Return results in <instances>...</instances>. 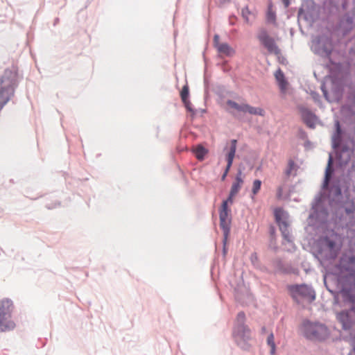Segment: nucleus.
<instances>
[{
  "instance_id": "1",
  "label": "nucleus",
  "mask_w": 355,
  "mask_h": 355,
  "mask_svg": "<svg viewBox=\"0 0 355 355\" xmlns=\"http://www.w3.org/2000/svg\"><path fill=\"white\" fill-rule=\"evenodd\" d=\"M332 164L333 159L330 155L322 186L324 191L315 196L308 218V223L311 226L319 227L327 223L329 216V211L326 207L327 202L331 206L335 205L343 209L347 215L353 214L355 210L354 200L350 198L347 190L343 193L340 182L334 181L332 184H329V181L334 174Z\"/></svg>"
},
{
  "instance_id": "2",
  "label": "nucleus",
  "mask_w": 355,
  "mask_h": 355,
  "mask_svg": "<svg viewBox=\"0 0 355 355\" xmlns=\"http://www.w3.org/2000/svg\"><path fill=\"white\" fill-rule=\"evenodd\" d=\"M331 146L336 151L338 164L340 167L346 166L355 150V140L342 128L339 120L334 121V132L331 136Z\"/></svg>"
},
{
  "instance_id": "3",
  "label": "nucleus",
  "mask_w": 355,
  "mask_h": 355,
  "mask_svg": "<svg viewBox=\"0 0 355 355\" xmlns=\"http://www.w3.org/2000/svg\"><path fill=\"white\" fill-rule=\"evenodd\" d=\"M19 83L17 67L12 65L6 69L0 76V111L14 97Z\"/></svg>"
},
{
  "instance_id": "4",
  "label": "nucleus",
  "mask_w": 355,
  "mask_h": 355,
  "mask_svg": "<svg viewBox=\"0 0 355 355\" xmlns=\"http://www.w3.org/2000/svg\"><path fill=\"white\" fill-rule=\"evenodd\" d=\"M245 314L240 311L236 316L233 328L232 336L236 345L244 351H249L251 347V330L245 324Z\"/></svg>"
},
{
  "instance_id": "5",
  "label": "nucleus",
  "mask_w": 355,
  "mask_h": 355,
  "mask_svg": "<svg viewBox=\"0 0 355 355\" xmlns=\"http://www.w3.org/2000/svg\"><path fill=\"white\" fill-rule=\"evenodd\" d=\"M304 336L310 340L323 341L326 340L330 333L327 327L321 322H312L304 320L302 325Z\"/></svg>"
},
{
  "instance_id": "6",
  "label": "nucleus",
  "mask_w": 355,
  "mask_h": 355,
  "mask_svg": "<svg viewBox=\"0 0 355 355\" xmlns=\"http://www.w3.org/2000/svg\"><path fill=\"white\" fill-rule=\"evenodd\" d=\"M13 308L11 300L6 298L0 301V332L10 331L15 328V324L11 320Z\"/></svg>"
},
{
  "instance_id": "7",
  "label": "nucleus",
  "mask_w": 355,
  "mask_h": 355,
  "mask_svg": "<svg viewBox=\"0 0 355 355\" xmlns=\"http://www.w3.org/2000/svg\"><path fill=\"white\" fill-rule=\"evenodd\" d=\"M287 289L291 297L297 302H299V297H302L309 302H313L316 297L315 291L311 285L306 284H290L287 286Z\"/></svg>"
},
{
  "instance_id": "8",
  "label": "nucleus",
  "mask_w": 355,
  "mask_h": 355,
  "mask_svg": "<svg viewBox=\"0 0 355 355\" xmlns=\"http://www.w3.org/2000/svg\"><path fill=\"white\" fill-rule=\"evenodd\" d=\"M311 51L320 57L329 58L331 64H334L330 55L333 50V44L331 39L326 35H318L312 40L311 46Z\"/></svg>"
},
{
  "instance_id": "9",
  "label": "nucleus",
  "mask_w": 355,
  "mask_h": 355,
  "mask_svg": "<svg viewBox=\"0 0 355 355\" xmlns=\"http://www.w3.org/2000/svg\"><path fill=\"white\" fill-rule=\"evenodd\" d=\"M234 196L236 195L230 192L227 199L223 201L220 209L219 210L220 227L222 229L225 236V243L226 239H227L230 232V220H227L228 214L230 211L228 207V204H232L233 202V198Z\"/></svg>"
},
{
  "instance_id": "10",
  "label": "nucleus",
  "mask_w": 355,
  "mask_h": 355,
  "mask_svg": "<svg viewBox=\"0 0 355 355\" xmlns=\"http://www.w3.org/2000/svg\"><path fill=\"white\" fill-rule=\"evenodd\" d=\"M275 222L279 226L282 237L288 242L291 241V234L288 230V213L282 208L277 207L274 211Z\"/></svg>"
},
{
  "instance_id": "11",
  "label": "nucleus",
  "mask_w": 355,
  "mask_h": 355,
  "mask_svg": "<svg viewBox=\"0 0 355 355\" xmlns=\"http://www.w3.org/2000/svg\"><path fill=\"white\" fill-rule=\"evenodd\" d=\"M320 249L318 252L322 254L324 251L328 250L325 253L324 257L326 260L330 261L335 259L338 254V250L336 248V243L334 240L325 236L320 240Z\"/></svg>"
},
{
  "instance_id": "12",
  "label": "nucleus",
  "mask_w": 355,
  "mask_h": 355,
  "mask_svg": "<svg viewBox=\"0 0 355 355\" xmlns=\"http://www.w3.org/2000/svg\"><path fill=\"white\" fill-rule=\"evenodd\" d=\"M320 89L322 92L324 98L330 103L338 101L343 94V85L340 83L336 80L331 82L330 93L328 92L324 83L320 85Z\"/></svg>"
},
{
  "instance_id": "13",
  "label": "nucleus",
  "mask_w": 355,
  "mask_h": 355,
  "mask_svg": "<svg viewBox=\"0 0 355 355\" xmlns=\"http://www.w3.org/2000/svg\"><path fill=\"white\" fill-rule=\"evenodd\" d=\"M258 39L259 40L261 44L267 49L268 51L275 55H279L280 53V49L277 46L275 40L270 37L267 31L261 29L258 35Z\"/></svg>"
},
{
  "instance_id": "14",
  "label": "nucleus",
  "mask_w": 355,
  "mask_h": 355,
  "mask_svg": "<svg viewBox=\"0 0 355 355\" xmlns=\"http://www.w3.org/2000/svg\"><path fill=\"white\" fill-rule=\"evenodd\" d=\"M227 105L232 108L236 110L237 111L242 112L244 113H249L250 114L264 116L265 112L261 107H254L248 104L239 105L236 102L228 99L226 102Z\"/></svg>"
},
{
  "instance_id": "15",
  "label": "nucleus",
  "mask_w": 355,
  "mask_h": 355,
  "mask_svg": "<svg viewBox=\"0 0 355 355\" xmlns=\"http://www.w3.org/2000/svg\"><path fill=\"white\" fill-rule=\"evenodd\" d=\"M350 308L348 310H343L336 314L337 320L342 324L345 331H349L352 328L354 320L351 315Z\"/></svg>"
},
{
  "instance_id": "16",
  "label": "nucleus",
  "mask_w": 355,
  "mask_h": 355,
  "mask_svg": "<svg viewBox=\"0 0 355 355\" xmlns=\"http://www.w3.org/2000/svg\"><path fill=\"white\" fill-rule=\"evenodd\" d=\"M338 26L344 35H347L355 27L354 16L349 13L343 15L339 20Z\"/></svg>"
},
{
  "instance_id": "17",
  "label": "nucleus",
  "mask_w": 355,
  "mask_h": 355,
  "mask_svg": "<svg viewBox=\"0 0 355 355\" xmlns=\"http://www.w3.org/2000/svg\"><path fill=\"white\" fill-rule=\"evenodd\" d=\"M301 116L303 122L310 128H315V121L318 119L316 115L309 109L301 107L300 108Z\"/></svg>"
},
{
  "instance_id": "18",
  "label": "nucleus",
  "mask_w": 355,
  "mask_h": 355,
  "mask_svg": "<svg viewBox=\"0 0 355 355\" xmlns=\"http://www.w3.org/2000/svg\"><path fill=\"white\" fill-rule=\"evenodd\" d=\"M236 145H237L236 139H232L230 141V147L228 153L226 155L227 166L225 169V172L226 173H229L230 169L232 166L234 158L235 157V153H236Z\"/></svg>"
},
{
  "instance_id": "19",
  "label": "nucleus",
  "mask_w": 355,
  "mask_h": 355,
  "mask_svg": "<svg viewBox=\"0 0 355 355\" xmlns=\"http://www.w3.org/2000/svg\"><path fill=\"white\" fill-rule=\"evenodd\" d=\"M236 145H237L236 139H232L230 141V147L228 153L226 155L227 166L225 169V172L226 173H229L230 169L232 166L234 158L235 157V153H236Z\"/></svg>"
},
{
  "instance_id": "20",
  "label": "nucleus",
  "mask_w": 355,
  "mask_h": 355,
  "mask_svg": "<svg viewBox=\"0 0 355 355\" xmlns=\"http://www.w3.org/2000/svg\"><path fill=\"white\" fill-rule=\"evenodd\" d=\"M275 77L277 82L278 86L282 92H285L288 83L286 79L285 75L281 69H278L275 73Z\"/></svg>"
},
{
  "instance_id": "21",
  "label": "nucleus",
  "mask_w": 355,
  "mask_h": 355,
  "mask_svg": "<svg viewBox=\"0 0 355 355\" xmlns=\"http://www.w3.org/2000/svg\"><path fill=\"white\" fill-rule=\"evenodd\" d=\"M268 248L276 251L278 248L276 239V228L274 225H271L269 227V242Z\"/></svg>"
},
{
  "instance_id": "22",
  "label": "nucleus",
  "mask_w": 355,
  "mask_h": 355,
  "mask_svg": "<svg viewBox=\"0 0 355 355\" xmlns=\"http://www.w3.org/2000/svg\"><path fill=\"white\" fill-rule=\"evenodd\" d=\"M273 266L277 272L288 274L290 272V267L286 264L282 259H275L273 261Z\"/></svg>"
},
{
  "instance_id": "23",
  "label": "nucleus",
  "mask_w": 355,
  "mask_h": 355,
  "mask_svg": "<svg viewBox=\"0 0 355 355\" xmlns=\"http://www.w3.org/2000/svg\"><path fill=\"white\" fill-rule=\"evenodd\" d=\"M217 51L219 53L227 56H232L234 54V50L227 43H221L220 45H218Z\"/></svg>"
},
{
  "instance_id": "24",
  "label": "nucleus",
  "mask_w": 355,
  "mask_h": 355,
  "mask_svg": "<svg viewBox=\"0 0 355 355\" xmlns=\"http://www.w3.org/2000/svg\"><path fill=\"white\" fill-rule=\"evenodd\" d=\"M347 109L353 115H355V90L348 94Z\"/></svg>"
},
{
  "instance_id": "25",
  "label": "nucleus",
  "mask_w": 355,
  "mask_h": 355,
  "mask_svg": "<svg viewBox=\"0 0 355 355\" xmlns=\"http://www.w3.org/2000/svg\"><path fill=\"white\" fill-rule=\"evenodd\" d=\"M208 150L201 145L197 146L194 150L193 153L198 160H203Z\"/></svg>"
},
{
  "instance_id": "26",
  "label": "nucleus",
  "mask_w": 355,
  "mask_h": 355,
  "mask_svg": "<svg viewBox=\"0 0 355 355\" xmlns=\"http://www.w3.org/2000/svg\"><path fill=\"white\" fill-rule=\"evenodd\" d=\"M267 344L270 347V354L273 355L275 353L276 347L274 340V335L272 333L268 335L267 338Z\"/></svg>"
},
{
  "instance_id": "27",
  "label": "nucleus",
  "mask_w": 355,
  "mask_h": 355,
  "mask_svg": "<svg viewBox=\"0 0 355 355\" xmlns=\"http://www.w3.org/2000/svg\"><path fill=\"white\" fill-rule=\"evenodd\" d=\"M180 97L182 101H184L186 99H189V89L187 85H185L182 87V90L180 92Z\"/></svg>"
},
{
  "instance_id": "28",
  "label": "nucleus",
  "mask_w": 355,
  "mask_h": 355,
  "mask_svg": "<svg viewBox=\"0 0 355 355\" xmlns=\"http://www.w3.org/2000/svg\"><path fill=\"white\" fill-rule=\"evenodd\" d=\"M186 110L191 114V116H194L196 114V110L192 107L191 103L189 99H186L182 101Z\"/></svg>"
},
{
  "instance_id": "29",
  "label": "nucleus",
  "mask_w": 355,
  "mask_h": 355,
  "mask_svg": "<svg viewBox=\"0 0 355 355\" xmlns=\"http://www.w3.org/2000/svg\"><path fill=\"white\" fill-rule=\"evenodd\" d=\"M261 181L260 180H255L253 182L252 193L253 195H256L259 191L261 187Z\"/></svg>"
},
{
  "instance_id": "30",
  "label": "nucleus",
  "mask_w": 355,
  "mask_h": 355,
  "mask_svg": "<svg viewBox=\"0 0 355 355\" xmlns=\"http://www.w3.org/2000/svg\"><path fill=\"white\" fill-rule=\"evenodd\" d=\"M234 182L239 184L240 186H241L243 183V180L242 178V171L240 168L237 171V173H236V178H235V181Z\"/></svg>"
},
{
  "instance_id": "31",
  "label": "nucleus",
  "mask_w": 355,
  "mask_h": 355,
  "mask_svg": "<svg viewBox=\"0 0 355 355\" xmlns=\"http://www.w3.org/2000/svg\"><path fill=\"white\" fill-rule=\"evenodd\" d=\"M295 165V164L293 160L290 159L288 161V167L285 171V173L287 176H289L291 174V172L293 170Z\"/></svg>"
},
{
  "instance_id": "32",
  "label": "nucleus",
  "mask_w": 355,
  "mask_h": 355,
  "mask_svg": "<svg viewBox=\"0 0 355 355\" xmlns=\"http://www.w3.org/2000/svg\"><path fill=\"white\" fill-rule=\"evenodd\" d=\"M276 20V15L272 10H268L267 12V21L269 23H273Z\"/></svg>"
},
{
  "instance_id": "33",
  "label": "nucleus",
  "mask_w": 355,
  "mask_h": 355,
  "mask_svg": "<svg viewBox=\"0 0 355 355\" xmlns=\"http://www.w3.org/2000/svg\"><path fill=\"white\" fill-rule=\"evenodd\" d=\"M250 14V11L248 9V6L244 7L241 10V15L246 22H248V15Z\"/></svg>"
},
{
  "instance_id": "34",
  "label": "nucleus",
  "mask_w": 355,
  "mask_h": 355,
  "mask_svg": "<svg viewBox=\"0 0 355 355\" xmlns=\"http://www.w3.org/2000/svg\"><path fill=\"white\" fill-rule=\"evenodd\" d=\"M241 187V186H240L239 184L233 182L230 192L236 195L238 193V192L239 191Z\"/></svg>"
},
{
  "instance_id": "35",
  "label": "nucleus",
  "mask_w": 355,
  "mask_h": 355,
  "mask_svg": "<svg viewBox=\"0 0 355 355\" xmlns=\"http://www.w3.org/2000/svg\"><path fill=\"white\" fill-rule=\"evenodd\" d=\"M347 286H352V289L353 293L355 294L354 289H355V278L353 283H349V281L346 280L342 285V287ZM343 288H341L342 289Z\"/></svg>"
},
{
  "instance_id": "36",
  "label": "nucleus",
  "mask_w": 355,
  "mask_h": 355,
  "mask_svg": "<svg viewBox=\"0 0 355 355\" xmlns=\"http://www.w3.org/2000/svg\"><path fill=\"white\" fill-rule=\"evenodd\" d=\"M220 37L218 35L216 34L214 36V46L217 49L218 47V45H220L221 43L219 42Z\"/></svg>"
},
{
  "instance_id": "37",
  "label": "nucleus",
  "mask_w": 355,
  "mask_h": 355,
  "mask_svg": "<svg viewBox=\"0 0 355 355\" xmlns=\"http://www.w3.org/2000/svg\"><path fill=\"white\" fill-rule=\"evenodd\" d=\"M250 260L252 261V263L254 266H256L257 262H258V257L257 253L254 252L250 256Z\"/></svg>"
},
{
  "instance_id": "38",
  "label": "nucleus",
  "mask_w": 355,
  "mask_h": 355,
  "mask_svg": "<svg viewBox=\"0 0 355 355\" xmlns=\"http://www.w3.org/2000/svg\"><path fill=\"white\" fill-rule=\"evenodd\" d=\"M236 17L234 15H232L229 17V23L230 25L233 26L235 24L236 21Z\"/></svg>"
},
{
  "instance_id": "39",
  "label": "nucleus",
  "mask_w": 355,
  "mask_h": 355,
  "mask_svg": "<svg viewBox=\"0 0 355 355\" xmlns=\"http://www.w3.org/2000/svg\"><path fill=\"white\" fill-rule=\"evenodd\" d=\"M277 198H282V188L280 187L277 189Z\"/></svg>"
},
{
  "instance_id": "40",
  "label": "nucleus",
  "mask_w": 355,
  "mask_h": 355,
  "mask_svg": "<svg viewBox=\"0 0 355 355\" xmlns=\"http://www.w3.org/2000/svg\"><path fill=\"white\" fill-rule=\"evenodd\" d=\"M223 237H225L224 235H223ZM224 241H225V238H223V253L224 255H225L226 253H227V248L225 247L226 243H225ZM225 242H227V240L225 241Z\"/></svg>"
},
{
  "instance_id": "41",
  "label": "nucleus",
  "mask_w": 355,
  "mask_h": 355,
  "mask_svg": "<svg viewBox=\"0 0 355 355\" xmlns=\"http://www.w3.org/2000/svg\"><path fill=\"white\" fill-rule=\"evenodd\" d=\"M304 13V8L302 7H301L299 10H298V12H297V17L300 18L301 17L302 15H303Z\"/></svg>"
},
{
  "instance_id": "42",
  "label": "nucleus",
  "mask_w": 355,
  "mask_h": 355,
  "mask_svg": "<svg viewBox=\"0 0 355 355\" xmlns=\"http://www.w3.org/2000/svg\"><path fill=\"white\" fill-rule=\"evenodd\" d=\"M282 1L283 2L285 8H288L289 6L290 0H282Z\"/></svg>"
},
{
  "instance_id": "43",
  "label": "nucleus",
  "mask_w": 355,
  "mask_h": 355,
  "mask_svg": "<svg viewBox=\"0 0 355 355\" xmlns=\"http://www.w3.org/2000/svg\"><path fill=\"white\" fill-rule=\"evenodd\" d=\"M228 173H226L225 171L224 173H223L222 176H221V180L222 181H224L225 179H226V177Z\"/></svg>"
},
{
  "instance_id": "44",
  "label": "nucleus",
  "mask_w": 355,
  "mask_h": 355,
  "mask_svg": "<svg viewBox=\"0 0 355 355\" xmlns=\"http://www.w3.org/2000/svg\"><path fill=\"white\" fill-rule=\"evenodd\" d=\"M56 206H57L56 205H53V206H51V205H46V208H47V209H53V208L56 207Z\"/></svg>"
},
{
  "instance_id": "45",
  "label": "nucleus",
  "mask_w": 355,
  "mask_h": 355,
  "mask_svg": "<svg viewBox=\"0 0 355 355\" xmlns=\"http://www.w3.org/2000/svg\"><path fill=\"white\" fill-rule=\"evenodd\" d=\"M230 1V0H220V3H222V4L228 3Z\"/></svg>"
},
{
  "instance_id": "46",
  "label": "nucleus",
  "mask_w": 355,
  "mask_h": 355,
  "mask_svg": "<svg viewBox=\"0 0 355 355\" xmlns=\"http://www.w3.org/2000/svg\"><path fill=\"white\" fill-rule=\"evenodd\" d=\"M324 284H325V286H326L327 289L329 292L333 293V291H332V290H331V289L329 288V286H328L327 285V283H326V281H325V280H324Z\"/></svg>"
},
{
  "instance_id": "47",
  "label": "nucleus",
  "mask_w": 355,
  "mask_h": 355,
  "mask_svg": "<svg viewBox=\"0 0 355 355\" xmlns=\"http://www.w3.org/2000/svg\"><path fill=\"white\" fill-rule=\"evenodd\" d=\"M353 351L355 353V340L353 342Z\"/></svg>"
},
{
  "instance_id": "48",
  "label": "nucleus",
  "mask_w": 355,
  "mask_h": 355,
  "mask_svg": "<svg viewBox=\"0 0 355 355\" xmlns=\"http://www.w3.org/2000/svg\"><path fill=\"white\" fill-rule=\"evenodd\" d=\"M58 19H56L55 20V23H58Z\"/></svg>"
},
{
  "instance_id": "49",
  "label": "nucleus",
  "mask_w": 355,
  "mask_h": 355,
  "mask_svg": "<svg viewBox=\"0 0 355 355\" xmlns=\"http://www.w3.org/2000/svg\"><path fill=\"white\" fill-rule=\"evenodd\" d=\"M314 94L317 96H319V95L317 93H314Z\"/></svg>"
},
{
  "instance_id": "50",
  "label": "nucleus",
  "mask_w": 355,
  "mask_h": 355,
  "mask_svg": "<svg viewBox=\"0 0 355 355\" xmlns=\"http://www.w3.org/2000/svg\"><path fill=\"white\" fill-rule=\"evenodd\" d=\"M348 355H352V353H349Z\"/></svg>"
}]
</instances>
